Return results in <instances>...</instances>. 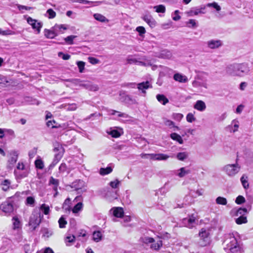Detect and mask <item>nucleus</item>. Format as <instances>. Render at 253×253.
I'll return each instance as SVG.
<instances>
[{"label":"nucleus","mask_w":253,"mask_h":253,"mask_svg":"<svg viewBox=\"0 0 253 253\" xmlns=\"http://www.w3.org/2000/svg\"><path fill=\"white\" fill-rule=\"evenodd\" d=\"M232 125H233V129L232 130V132L234 133L237 131L239 126L238 121L236 120H233L232 121Z\"/></svg>","instance_id":"6e6d98bb"},{"label":"nucleus","mask_w":253,"mask_h":253,"mask_svg":"<svg viewBox=\"0 0 253 253\" xmlns=\"http://www.w3.org/2000/svg\"><path fill=\"white\" fill-rule=\"evenodd\" d=\"M164 123L166 126H168L170 128L173 127V126H174V122L170 120L165 119L164 121Z\"/></svg>","instance_id":"338daca9"},{"label":"nucleus","mask_w":253,"mask_h":253,"mask_svg":"<svg viewBox=\"0 0 253 253\" xmlns=\"http://www.w3.org/2000/svg\"><path fill=\"white\" fill-rule=\"evenodd\" d=\"M241 167L237 163V160L235 164L225 165L222 168V171L230 177H234L240 171Z\"/></svg>","instance_id":"7ed1b4c3"},{"label":"nucleus","mask_w":253,"mask_h":253,"mask_svg":"<svg viewBox=\"0 0 253 253\" xmlns=\"http://www.w3.org/2000/svg\"><path fill=\"white\" fill-rule=\"evenodd\" d=\"M137 60H138L136 58H135L133 55H129L126 58L127 63L129 64H136Z\"/></svg>","instance_id":"c03bdc74"},{"label":"nucleus","mask_w":253,"mask_h":253,"mask_svg":"<svg viewBox=\"0 0 253 253\" xmlns=\"http://www.w3.org/2000/svg\"><path fill=\"white\" fill-rule=\"evenodd\" d=\"M40 210H41L44 214H48L49 212V207L48 206L43 204L41 206Z\"/></svg>","instance_id":"de8ad7c7"},{"label":"nucleus","mask_w":253,"mask_h":253,"mask_svg":"<svg viewBox=\"0 0 253 253\" xmlns=\"http://www.w3.org/2000/svg\"><path fill=\"white\" fill-rule=\"evenodd\" d=\"M53 27L56 33H57V35L60 33H63V30H66L67 29L64 25L56 24Z\"/></svg>","instance_id":"bb28decb"},{"label":"nucleus","mask_w":253,"mask_h":253,"mask_svg":"<svg viewBox=\"0 0 253 253\" xmlns=\"http://www.w3.org/2000/svg\"><path fill=\"white\" fill-rule=\"evenodd\" d=\"M44 36L48 39H53L57 36V33H56L53 27L50 30L45 29L44 31Z\"/></svg>","instance_id":"412c9836"},{"label":"nucleus","mask_w":253,"mask_h":253,"mask_svg":"<svg viewBox=\"0 0 253 253\" xmlns=\"http://www.w3.org/2000/svg\"><path fill=\"white\" fill-rule=\"evenodd\" d=\"M201 13H204V12H203L202 11V10L199 9H196L195 10L192 9L187 12L188 16H192L193 15H197Z\"/></svg>","instance_id":"79ce46f5"},{"label":"nucleus","mask_w":253,"mask_h":253,"mask_svg":"<svg viewBox=\"0 0 253 253\" xmlns=\"http://www.w3.org/2000/svg\"><path fill=\"white\" fill-rule=\"evenodd\" d=\"M137 88L141 90L142 93L145 94L146 90L149 88H151L152 85L148 81L142 82L137 84Z\"/></svg>","instance_id":"4468645a"},{"label":"nucleus","mask_w":253,"mask_h":253,"mask_svg":"<svg viewBox=\"0 0 253 253\" xmlns=\"http://www.w3.org/2000/svg\"><path fill=\"white\" fill-rule=\"evenodd\" d=\"M186 25L189 28H195L197 27L196 20L194 19H190L186 22Z\"/></svg>","instance_id":"8fccbe9b"},{"label":"nucleus","mask_w":253,"mask_h":253,"mask_svg":"<svg viewBox=\"0 0 253 253\" xmlns=\"http://www.w3.org/2000/svg\"><path fill=\"white\" fill-rule=\"evenodd\" d=\"M120 184V181H119L118 179H116L113 181H111L109 183L110 186L114 189L118 188V186Z\"/></svg>","instance_id":"0e129e2a"},{"label":"nucleus","mask_w":253,"mask_h":253,"mask_svg":"<svg viewBox=\"0 0 253 253\" xmlns=\"http://www.w3.org/2000/svg\"><path fill=\"white\" fill-rule=\"evenodd\" d=\"M58 223H59V227L61 228H65V225L67 223V222L66 221L65 219L63 216H61L59 218V219L58 220Z\"/></svg>","instance_id":"603ef678"},{"label":"nucleus","mask_w":253,"mask_h":253,"mask_svg":"<svg viewBox=\"0 0 253 253\" xmlns=\"http://www.w3.org/2000/svg\"><path fill=\"white\" fill-rule=\"evenodd\" d=\"M101 195L104 196L105 198L109 201L117 199L119 197L117 191H103Z\"/></svg>","instance_id":"9d476101"},{"label":"nucleus","mask_w":253,"mask_h":253,"mask_svg":"<svg viewBox=\"0 0 253 253\" xmlns=\"http://www.w3.org/2000/svg\"><path fill=\"white\" fill-rule=\"evenodd\" d=\"M199 240L198 244L200 246L205 247L209 245L211 241L210 233L204 228L201 229L199 233Z\"/></svg>","instance_id":"39448f33"},{"label":"nucleus","mask_w":253,"mask_h":253,"mask_svg":"<svg viewBox=\"0 0 253 253\" xmlns=\"http://www.w3.org/2000/svg\"><path fill=\"white\" fill-rule=\"evenodd\" d=\"M0 34L2 35L3 36L12 35H15V32L14 31H12L10 30H6L5 31H2L0 28Z\"/></svg>","instance_id":"864d4df0"},{"label":"nucleus","mask_w":253,"mask_h":253,"mask_svg":"<svg viewBox=\"0 0 253 253\" xmlns=\"http://www.w3.org/2000/svg\"><path fill=\"white\" fill-rule=\"evenodd\" d=\"M216 202L219 205H226L227 204V200L225 198L218 197L216 199Z\"/></svg>","instance_id":"49530a36"},{"label":"nucleus","mask_w":253,"mask_h":253,"mask_svg":"<svg viewBox=\"0 0 253 253\" xmlns=\"http://www.w3.org/2000/svg\"><path fill=\"white\" fill-rule=\"evenodd\" d=\"M192 84L194 87L196 88L204 87L207 89L208 87L207 80H203L201 74H199L196 76L195 80L192 82Z\"/></svg>","instance_id":"0eeeda50"},{"label":"nucleus","mask_w":253,"mask_h":253,"mask_svg":"<svg viewBox=\"0 0 253 253\" xmlns=\"http://www.w3.org/2000/svg\"><path fill=\"white\" fill-rule=\"evenodd\" d=\"M49 184L53 186V190H57L59 185V180L57 179L54 178L53 177H50L49 180Z\"/></svg>","instance_id":"c756f323"},{"label":"nucleus","mask_w":253,"mask_h":253,"mask_svg":"<svg viewBox=\"0 0 253 253\" xmlns=\"http://www.w3.org/2000/svg\"><path fill=\"white\" fill-rule=\"evenodd\" d=\"M27 22L32 27V28L36 30L37 34H39L42 26V22H38L36 19L29 17L27 19Z\"/></svg>","instance_id":"6e6552de"},{"label":"nucleus","mask_w":253,"mask_h":253,"mask_svg":"<svg viewBox=\"0 0 253 253\" xmlns=\"http://www.w3.org/2000/svg\"><path fill=\"white\" fill-rule=\"evenodd\" d=\"M110 135H111L112 137L117 138L121 136L120 133L116 129H113L111 130L110 132H108Z\"/></svg>","instance_id":"13d9d810"},{"label":"nucleus","mask_w":253,"mask_h":253,"mask_svg":"<svg viewBox=\"0 0 253 253\" xmlns=\"http://www.w3.org/2000/svg\"><path fill=\"white\" fill-rule=\"evenodd\" d=\"M143 19L152 28L156 25L155 19L150 15H145L143 17Z\"/></svg>","instance_id":"a211bd4d"},{"label":"nucleus","mask_w":253,"mask_h":253,"mask_svg":"<svg viewBox=\"0 0 253 253\" xmlns=\"http://www.w3.org/2000/svg\"><path fill=\"white\" fill-rule=\"evenodd\" d=\"M54 146L53 151L55 153V155L63 156L65 151L62 145L58 142H56L54 143Z\"/></svg>","instance_id":"2eb2a0df"},{"label":"nucleus","mask_w":253,"mask_h":253,"mask_svg":"<svg viewBox=\"0 0 253 253\" xmlns=\"http://www.w3.org/2000/svg\"><path fill=\"white\" fill-rule=\"evenodd\" d=\"M83 208V204L81 202L78 203L76 204L73 209H72V211L73 213H78L79 211H80Z\"/></svg>","instance_id":"37998d69"},{"label":"nucleus","mask_w":253,"mask_h":253,"mask_svg":"<svg viewBox=\"0 0 253 253\" xmlns=\"http://www.w3.org/2000/svg\"><path fill=\"white\" fill-rule=\"evenodd\" d=\"M77 37L76 36L71 35L64 39L65 41L69 44H73V40Z\"/></svg>","instance_id":"09e8293b"},{"label":"nucleus","mask_w":253,"mask_h":253,"mask_svg":"<svg viewBox=\"0 0 253 253\" xmlns=\"http://www.w3.org/2000/svg\"><path fill=\"white\" fill-rule=\"evenodd\" d=\"M194 108L199 111L202 112L206 109V105L203 101L198 100L195 104Z\"/></svg>","instance_id":"aec40b11"},{"label":"nucleus","mask_w":253,"mask_h":253,"mask_svg":"<svg viewBox=\"0 0 253 253\" xmlns=\"http://www.w3.org/2000/svg\"><path fill=\"white\" fill-rule=\"evenodd\" d=\"M170 137L172 139H173V140L176 141L180 144H182L183 143V140L181 136L180 135H179L176 133H172L170 134Z\"/></svg>","instance_id":"7c9ffc66"},{"label":"nucleus","mask_w":253,"mask_h":253,"mask_svg":"<svg viewBox=\"0 0 253 253\" xmlns=\"http://www.w3.org/2000/svg\"><path fill=\"white\" fill-rule=\"evenodd\" d=\"M56 124V122L54 120L52 121H48L46 123V125L47 126H51L52 128H58L61 127V126L59 125L58 126L54 125V124Z\"/></svg>","instance_id":"e2e57ef3"},{"label":"nucleus","mask_w":253,"mask_h":253,"mask_svg":"<svg viewBox=\"0 0 253 253\" xmlns=\"http://www.w3.org/2000/svg\"><path fill=\"white\" fill-rule=\"evenodd\" d=\"M62 157V156H61V155H55L54 158L52 163L49 166V168H53L58 163V162L60 160Z\"/></svg>","instance_id":"58836bf2"},{"label":"nucleus","mask_w":253,"mask_h":253,"mask_svg":"<svg viewBox=\"0 0 253 253\" xmlns=\"http://www.w3.org/2000/svg\"><path fill=\"white\" fill-rule=\"evenodd\" d=\"M158 101L163 105H166L169 102L168 99L163 94H157L156 96Z\"/></svg>","instance_id":"c85d7f7f"},{"label":"nucleus","mask_w":253,"mask_h":253,"mask_svg":"<svg viewBox=\"0 0 253 253\" xmlns=\"http://www.w3.org/2000/svg\"><path fill=\"white\" fill-rule=\"evenodd\" d=\"M12 225H13V229L14 230L20 229L21 228L22 223L18 218V217L16 216H14L12 219Z\"/></svg>","instance_id":"5701e85b"},{"label":"nucleus","mask_w":253,"mask_h":253,"mask_svg":"<svg viewBox=\"0 0 253 253\" xmlns=\"http://www.w3.org/2000/svg\"><path fill=\"white\" fill-rule=\"evenodd\" d=\"M207 6H208V7H212L214 8H215L218 11H220V9H221L220 6L219 5H218V4L216 2H213L212 3H209L207 4Z\"/></svg>","instance_id":"680f3d73"},{"label":"nucleus","mask_w":253,"mask_h":253,"mask_svg":"<svg viewBox=\"0 0 253 253\" xmlns=\"http://www.w3.org/2000/svg\"><path fill=\"white\" fill-rule=\"evenodd\" d=\"M136 30L139 33L140 36H142L146 33L145 29L142 26L137 27Z\"/></svg>","instance_id":"774afa93"},{"label":"nucleus","mask_w":253,"mask_h":253,"mask_svg":"<svg viewBox=\"0 0 253 253\" xmlns=\"http://www.w3.org/2000/svg\"><path fill=\"white\" fill-rule=\"evenodd\" d=\"M248 176L244 174L241 178V181L242 184L245 189H247L249 188V183L248 182Z\"/></svg>","instance_id":"72a5a7b5"},{"label":"nucleus","mask_w":253,"mask_h":253,"mask_svg":"<svg viewBox=\"0 0 253 253\" xmlns=\"http://www.w3.org/2000/svg\"><path fill=\"white\" fill-rule=\"evenodd\" d=\"M18 157V153L17 151H12L9 154V158L8 160L7 167L12 169L14 166L15 164L17 161Z\"/></svg>","instance_id":"1a4fd4ad"},{"label":"nucleus","mask_w":253,"mask_h":253,"mask_svg":"<svg viewBox=\"0 0 253 253\" xmlns=\"http://www.w3.org/2000/svg\"><path fill=\"white\" fill-rule=\"evenodd\" d=\"M46 13L48 15L47 17L49 19H52L54 18L56 16V12L51 8L48 9Z\"/></svg>","instance_id":"5fc2aeb1"},{"label":"nucleus","mask_w":253,"mask_h":253,"mask_svg":"<svg viewBox=\"0 0 253 253\" xmlns=\"http://www.w3.org/2000/svg\"><path fill=\"white\" fill-rule=\"evenodd\" d=\"M235 222L237 224H242L243 223H246L248 222V220L247 217L244 215H242L236 218Z\"/></svg>","instance_id":"473e14b6"},{"label":"nucleus","mask_w":253,"mask_h":253,"mask_svg":"<svg viewBox=\"0 0 253 253\" xmlns=\"http://www.w3.org/2000/svg\"><path fill=\"white\" fill-rule=\"evenodd\" d=\"M116 113H118V117H123L125 118H128V115H127L126 114L121 113L120 112H118L113 110L110 111V114L111 115H114Z\"/></svg>","instance_id":"ea45409f"},{"label":"nucleus","mask_w":253,"mask_h":253,"mask_svg":"<svg viewBox=\"0 0 253 253\" xmlns=\"http://www.w3.org/2000/svg\"><path fill=\"white\" fill-rule=\"evenodd\" d=\"M0 208L6 214L9 215L14 210L13 202L9 198L0 205Z\"/></svg>","instance_id":"423d86ee"},{"label":"nucleus","mask_w":253,"mask_h":253,"mask_svg":"<svg viewBox=\"0 0 253 253\" xmlns=\"http://www.w3.org/2000/svg\"><path fill=\"white\" fill-rule=\"evenodd\" d=\"M172 119L177 121H180L183 118V115L180 113H174L172 114Z\"/></svg>","instance_id":"bf43d9fd"},{"label":"nucleus","mask_w":253,"mask_h":253,"mask_svg":"<svg viewBox=\"0 0 253 253\" xmlns=\"http://www.w3.org/2000/svg\"><path fill=\"white\" fill-rule=\"evenodd\" d=\"M93 17L95 20L101 22H108L109 21L104 16L99 13H95Z\"/></svg>","instance_id":"cd10ccee"},{"label":"nucleus","mask_w":253,"mask_h":253,"mask_svg":"<svg viewBox=\"0 0 253 253\" xmlns=\"http://www.w3.org/2000/svg\"><path fill=\"white\" fill-rule=\"evenodd\" d=\"M84 185V182L81 180H77L72 183V188H75V190H81Z\"/></svg>","instance_id":"393cba45"},{"label":"nucleus","mask_w":253,"mask_h":253,"mask_svg":"<svg viewBox=\"0 0 253 253\" xmlns=\"http://www.w3.org/2000/svg\"><path fill=\"white\" fill-rule=\"evenodd\" d=\"M250 71L247 63H234L228 65L226 68V72L230 76L242 77L248 75Z\"/></svg>","instance_id":"f03ea898"},{"label":"nucleus","mask_w":253,"mask_h":253,"mask_svg":"<svg viewBox=\"0 0 253 253\" xmlns=\"http://www.w3.org/2000/svg\"><path fill=\"white\" fill-rule=\"evenodd\" d=\"M77 64L79 68V72L80 73H83L84 69L85 62L83 61H78L77 62Z\"/></svg>","instance_id":"4d7b16f0"},{"label":"nucleus","mask_w":253,"mask_h":253,"mask_svg":"<svg viewBox=\"0 0 253 253\" xmlns=\"http://www.w3.org/2000/svg\"><path fill=\"white\" fill-rule=\"evenodd\" d=\"M160 56L165 59H170L172 57V53L169 50H163L160 54Z\"/></svg>","instance_id":"2f4dec72"},{"label":"nucleus","mask_w":253,"mask_h":253,"mask_svg":"<svg viewBox=\"0 0 253 253\" xmlns=\"http://www.w3.org/2000/svg\"><path fill=\"white\" fill-rule=\"evenodd\" d=\"M36 168L42 169L44 168L43 162L41 159H37L35 162Z\"/></svg>","instance_id":"a19ab883"},{"label":"nucleus","mask_w":253,"mask_h":253,"mask_svg":"<svg viewBox=\"0 0 253 253\" xmlns=\"http://www.w3.org/2000/svg\"><path fill=\"white\" fill-rule=\"evenodd\" d=\"M112 171V169L110 167H107L106 168H101L100 169L99 173L102 175H104L111 173Z\"/></svg>","instance_id":"e433bc0d"},{"label":"nucleus","mask_w":253,"mask_h":253,"mask_svg":"<svg viewBox=\"0 0 253 253\" xmlns=\"http://www.w3.org/2000/svg\"><path fill=\"white\" fill-rule=\"evenodd\" d=\"M232 213L235 216H240L244 215H245V214L247 212V209L246 208H239L238 209H234L232 210Z\"/></svg>","instance_id":"b1692460"},{"label":"nucleus","mask_w":253,"mask_h":253,"mask_svg":"<svg viewBox=\"0 0 253 253\" xmlns=\"http://www.w3.org/2000/svg\"><path fill=\"white\" fill-rule=\"evenodd\" d=\"M173 79L180 83H187L188 82L187 77L179 73H176L173 76Z\"/></svg>","instance_id":"6ab92c4d"},{"label":"nucleus","mask_w":253,"mask_h":253,"mask_svg":"<svg viewBox=\"0 0 253 253\" xmlns=\"http://www.w3.org/2000/svg\"><path fill=\"white\" fill-rule=\"evenodd\" d=\"M177 175L178 177L182 178L190 173L191 170L189 169H187L186 167H182L177 170Z\"/></svg>","instance_id":"4be33fe9"},{"label":"nucleus","mask_w":253,"mask_h":253,"mask_svg":"<svg viewBox=\"0 0 253 253\" xmlns=\"http://www.w3.org/2000/svg\"><path fill=\"white\" fill-rule=\"evenodd\" d=\"M170 157V156L163 153L151 154L150 159L157 161H166Z\"/></svg>","instance_id":"ddd939ff"},{"label":"nucleus","mask_w":253,"mask_h":253,"mask_svg":"<svg viewBox=\"0 0 253 253\" xmlns=\"http://www.w3.org/2000/svg\"><path fill=\"white\" fill-rule=\"evenodd\" d=\"M163 246V242L160 239L157 241L156 242H154V243H152V244L150 246L151 249L154 250V251H159L160 248Z\"/></svg>","instance_id":"a878e982"},{"label":"nucleus","mask_w":253,"mask_h":253,"mask_svg":"<svg viewBox=\"0 0 253 253\" xmlns=\"http://www.w3.org/2000/svg\"><path fill=\"white\" fill-rule=\"evenodd\" d=\"M156 9V11L158 13H165L166 11V8L164 5L160 4L154 7Z\"/></svg>","instance_id":"a18cd8bd"},{"label":"nucleus","mask_w":253,"mask_h":253,"mask_svg":"<svg viewBox=\"0 0 253 253\" xmlns=\"http://www.w3.org/2000/svg\"><path fill=\"white\" fill-rule=\"evenodd\" d=\"M141 241L145 244L152 243L155 242L154 238L149 237H144L142 238Z\"/></svg>","instance_id":"3c124183"},{"label":"nucleus","mask_w":253,"mask_h":253,"mask_svg":"<svg viewBox=\"0 0 253 253\" xmlns=\"http://www.w3.org/2000/svg\"><path fill=\"white\" fill-rule=\"evenodd\" d=\"M101 238H102V234L100 231H94L93 232V239L94 241L98 242L101 240Z\"/></svg>","instance_id":"c9c22d12"},{"label":"nucleus","mask_w":253,"mask_h":253,"mask_svg":"<svg viewBox=\"0 0 253 253\" xmlns=\"http://www.w3.org/2000/svg\"><path fill=\"white\" fill-rule=\"evenodd\" d=\"M80 86L91 91H96L99 89L97 85L93 84L88 81L81 82Z\"/></svg>","instance_id":"f8f14e48"},{"label":"nucleus","mask_w":253,"mask_h":253,"mask_svg":"<svg viewBox=\"0 0 253 253\" xmlns=\"http://www.w3.org/2000/svg\"><path fill=\"white\" fill-rule=\"evenodd\" d=\"M110 211L113 212V214L114 216L118 218H121L124 215L123 209L121 207L113 208Z\"/></svg>","instance_id":"f3484780"},{"label":"nucleus","mask_w":253,"mask_h":253,"mask_svg":"<svg viewBox=\"0 0 253 253\" xmlns=\"http://www.w3.org/2000/svg\"><path fill=\"white\" fill-rule=\"evenodd\" d=\"M183 223L185 224V226L189 228H191L193 227L194 224L195 223V217L192 215L188 218L183 219Z\"/></svg>","instance_id":"dca6fc26"},{"label":"nucleus","mask_w":253,"mask_h":253,"mask_svg":"<svg viewBox=\"0 0 253 253\" xmlns=\"http://www.w3.org/2000/svg\"><path fill=\"white\" fill-rule=\"evenodd\" d=\"M206 44L208 48L214 49L221 46L222 45V42L219 40H211L208 41Z\"/></svg>","instance_id":"9b49d317"},{"label":"nucleus","mask_w":253,"mask_h":253,"mask_svg":"<svg viewBox=\"0 0 253 253\" xmlns=\"http://www.w3.org/2000/svg\"><path fill=\"white\" fill-rule=\"evenodd\" d=\"M186 120L189 123H192L196 120V118L192 113H189L187 115Z\"/></svg>","instance_id":"052dcab7"},{"label":"nucleus","mask_w":253,"mask_h":253,"mask_svg":"<svg viewBox=\"0 0 253 253\" xmlns=\"http://www.w3.org/2000/svg\"><path fill=\"white\" fill-rule=\"evenodd\" d=\"M71 204V200L70 198L66 199L63 204V209H64L66 211H70L71 209L70 207Z\"/></svg>","instance_id":"4c0bfd02"},{"label":"nucleus","mask_w":253,"mask_h":253,"mask_svg":"<svg viewBox=\"0 0 253 253\" xmlns=\"http://www.w3.org/2000/svg\"><path fill=\"white\" fill-rule=\"evenodd\" d=\"M41 221V213L40 210H34L30 217L29 225L32 230H35L39 225Z\"/></svg>","instance_id":"20e7f679"},{"label":"nucleus","mask_w":253,"mask_h":253,"mask_svg":"<svg viewBox=\"0 0 253 253\" xmlns=\"http://www.w3.org/2000/svg\"><path fill=\"white\" fill-rule=\"evenodd\" d=\"M224 244L226 249L232 253H241L242 247L241 241L237 232L229 233L226 235Z\"/></svg>","instance_id":"f257e3e1"},{"label":"nucleus","mask_w":253,"mask_h":253,"mask_svg":"<svg viewBox=\"0 0 253 253\" xmlns=\"http://www.w3.org/2000/svg\"><path fill=\"white\" fill-rule=\"evenodd\" d=\"M245 202V198L242 196H238L235 200V202L237 204H242Z\"/></svg>","instance_id":"69168bd1"},{"label":"nucleus","mask_w":253,"mask_h":253,"mask_svg":"<svg viewBox=\"0 0 253 253\" xmlns=\"http://www.w3.org/2000/svg\"><path fill=\"white\" fill-rule=\"evenodd\" d=\"M188 156V154L186 152H179L176 155L177 159L180 161H184L185 159L187 158Z\"/></svg>","instance_id":"f704fd0d"}]
</instances>
